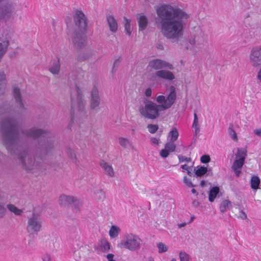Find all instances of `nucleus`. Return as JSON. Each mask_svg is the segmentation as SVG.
Masks as SVG:
<instances>
[{
  "mask_svg": "<svg viewBox=\"0 0 261 261\" xmlns=\"http://www.w3.org/2000/svg\"><path fill=\"white\" fill-rule=\"evenodd\" d=\"M18 122L16 119L7 117L0 122V131L2 141L8 153L17 156L18 165L27 171L34 172L41 170V163L46 156L53 153L55 148V140L48 138L38 143L32 156L28 149H22L17 130Z\"/></svg>",
  "mask_w": 261,
  "mask_h": 261,
  "instance_id": "f257e3e1",
  "label": "nucleus"
},
{
  "mask_svg": "<svg viewBox=\"0 0 261 261\" xmlns=\"http://www.w3.org/2000/svg\"><path fill=\"white\" fill-rule=\"evenodd\" d=\"M155 23L163 36L173 42L184 35L190 14L173 3L162 4L156 9Z\"/></svg>",
  "mask_w": 261,
  "mask_h": 261,
  "instance_id": "f03ea898",
  "label": "nucleus"
},
{
  "mask_svg": "<svg viewBox=\"0 0 261 261\" xmlns=\"http://www.w3.org/2000/svg\"><path fill=\"white\" fill-rule=\"evenodd\" d=\"M167 96L163 95L156 96L155 100L158 105L147 99H144V105L139 108L140 114L145 118L153 120L160 116V112L170 108L175 102L176 92L173 86L170 87Z\"/></svg>",
  "mask_w": 261,
  "mask_h": 261,
  "instance_id": "7ed1b4c3",
  "label": "nucleus"
},
{
  "mask_svg": "<svg viewBox=\"0 0 261 261\" xmlns=\"http://www.w3.org/2000/svg\"><path fill=\"white\" fill-rule=\"evenodd\" d=\"M72 17L75 29L80 31H85L87 19L84 12L81 10L75 9L73 11Z\"/></svg>",
  "mask_w": 261,
  "mask_h": 261,
  "instance_id": "20e7f679",
  "label": "nucleus"
},
{
  "mask_svg": "<svg viewBox=\"0 0 261 261\" xmlns=\"http://www.w3.org/2000/svg\"><path fill=\"white\" fill-rule=\"evenodd\" d=\"M21 132L24 135H25L27 137L31 138L33 139H37L42 136L43 138H41L38 143L41 141H43L44 140L48 138H53L54 140H55L54 137L48 136L47 134V132L41 128L32 127L30 128L23 129L21 131ZM55 143L56 141H55Z\"/></svg>",
  "mask_w": 261,
  "mask_h": 261,
  "instance_id": "39448f33",
  "label": "nucleus"
},
{
  "mask_svg": "<svg viewBox=\"0 0 261 261\" xmlns=\"http://www.w3.org/2000/svg\"><path fill=\"white\" fill-rule=\"evenodd\" d=\"M16 14V10L13 5L6 4L2 6L0 10V16L6 22L12 21Z\"/></svg>",
  "mask_w": 261,
  "mask_h": 261,
  "instance_id": "423d86ee",
  "label": "nucleus"
},
{
  "mask_svg": "<svg viewBox=\"0 0 261 261\" xmlns=\"http://www.w3.org/2000/svg\"><path fill=\"white\" fill-rule=\"evenodd\" d=\"M77 97L75 101L71 99V110L74 111L77 110L81 115H85L86 113L85 106L86 102L84 100L81 92L78 87H76Z\"/></svg>",
  "mask_w": 261,
  "mask_h": 261,
  "instance_id": "0eeeda50",
  "label": "nucleus"
},
{
  "mask_svg": "<svg viewBox=\"0 0 261 261\" xmlns=\"http://www.w3.org/2000/svg\"><path fill=\"white\" fill-rule=\"evenodd\" d=\"M249 60L250 64L254 67L261 65V45L252 47L249 54Z\"/></svg>",
  "mask_w": 261,
  "mask_h": 261,
  "instance_id": "6e6552de",
  "label": "nucleus"
},
{
  "mask_svg": "<svg viewBox=\"0 0 261 261\" xmlns=\"http://www.w3.org/2000/svg\"><path fill=\"white\" fill-rule=\"evenodd\" d=\"M42 222L38 216L33 214L28 221L27 230L30 234L37 233L41 229Z\"/></svg>",
  "mask_w": 261,
  "mask_h": 261,
  "instance_id": "1a4fd4ad",
  "label": "nucleus"
},
{
  "mask_svg": "<svg viewBox=\"0 0 261 261\" xmlns=\"http://www.w3.org/2000/svg\"><path fill=\"white\" fill-rule=\"evenodd\" d=\"M59 203L63 207L72 206L77 209L81 205L79 199L72 196L61 195L59 199Z\"/></svg>",
  "mask_w": 261,
  "mask_h": 261,
  "instance_id": "9d476101",
  "label": "nucleus"
},
{
  "mask_svg": "<svg viewBox=\"0 0 261 261\" xmlns=\"http://www.w3.org/2000/svg\"><path fill=\"white\" fill-rule=\"evenodd\" d=\"M12 94L16 105L17 112L22 113L27 110V107L23 102L20 89L17 87H13Z\"/></svg>",
  "mask_w": 261,
  "mask_h": 261,
  "instance_id": "9b49d317",
  "label": "nucleus"
},
{
  "mask_svg": "<svg viewBox=\"0 0 261 261\" xmlns=\"http://www.w3.org/2000/svg\"><path fill=\"white\" fill-rule=\"evenodd\" d=\"M85 31L78 32L76 30L73 33L72 37V41L73 45L78 48L84 47L87 43V36Z\"/></svg>",
  "mask_w": 261,
  "mask_h": 261,
  "instance_id": "f8f14e48",
  "label": "nucleus"
},
{
  "mask_svg": "<svg viewBox=\"0 0 261 261\" xmlns=\"http://www.w3.org/2000/svg\"><path fill=\"white\" fill-rule=\"evenodd\" d=\"M148 67L158 70L165 68L172 70L174 68L171 64L159 59H153L150 61L148 63Z\"/></svg>",
  "mask_w": 261,
  "mask_h": 261,
  "instance_id": "ddd939ff",
  "label": "nucleus"
},
{
  "mask_svg": "<svg viewBox=\"0 0 261 261\" xmlns=\"http://www.w3.org/2000/svg\"><path fill=\"white\" fill-rule=\"evenodd\" d=\"M193 37L189 39V42L192 45H194L196 43L198 45L201 44L204 41V34L199 26L194 27L193 28Z\"/></svg>",
  "mask_w": 261,
  "mask_h": 261,
  "instance_id": "4468645a",
  "label": "nucleus"
},
{
  "mask_svg": "<svg viewBox=\"0 0 261 261\" xmlns=\"http://www.w3.org/2000/svg\"><path fill=\"white\" fill-rule=\"evenodd\" d=\"M100 98L99 94V90L96 86H94L90 93V108L91 110H94L98 108L100 104Z\"/></svg>",
  "mask_w": 261,
  "mask_h": 261,
  "instance_id": "2eb2a0df",
  "label": "nucleus"
},
{
  "mask_svg": "<svg viewBox=\"0 0 261 261\" xmlns=\"http://www.w3.org/2000/svg\"><path fill=\"white\" fill-rule=\"evenodd\" d=\"M124 245H141L143 243L140 237L136 234L127 233L124 235Z\"/></svg>",
  "mask_w": 261,
  "mask_h": 261,
  "instance_id": "dca6fc26",
  "label": "nucleus"
},
{
  "mask_svg": "<svg viewBox=\"0 0 261 261\" xmlns=\"http://www.w3.org/2000/svg\"><path fill=\"white\" fill-rule=\"evenodd\" d=\"M14 110L8 100L0 102V116H8L13 113Z\"/></svg>",
  "mask_w": 261,
  "mask_h": 261,
  "instance_id": "f3484780",
  "label": "nucleus"
},
{
  "mask_svg": "<svg viewBox=\"0 0 261 261\" xmlns=\"http://www.w3.org/2000/svg\"><path fill=\"white\" fill-rule=\"evenodd\" d=\"M175 148L174 142L170 141L165 144V148L160 151V154L162 158H166L168 156L169 152H174Z\"/></svg>",
  "mask_w": 261,
  "mask_h": 261,
  "instance_id": "a211bd4d",
  "label": "nucleus"
},
{
  "mask_svg": "<svg viewBox=\"0 0 261 261\" xmlns=\"http://www.w3.org/2000/svg\"><path fill=\"white\" fill-rule=\"evenodd\" d=\"M155 76L159 78L168 81H172L175 79V76L172 72L163 69L156 71Z\"/></svg>",
  "mask_w": 261,
  "mask_h": 261,
  "instance_id": "6ab92c4d",
  "label": "nucleus"
},
{
  "mask_svg": "<svg viewBox=\"0 0 261 261\" xmlns=\"http://www.w3.org/2000/svg\"><path fill=\"white\" fill-rule=\"evenodd\" d=\"M107 21L111 32L115 33L118 30V23L116 19L111 15L107 16Z\"/></svg>",
  "mask_w": 261,
  "mask_h": 261,
  "instance_id": "aec40b11",
  "label": "nucleus"
},
{
  "mask_svg": "<svg viewBox=\"0 0 261 261\" xmlns=\"http://www.w3.org/2000/svg\"><path fill=\"white\" fill-rule=\"evenodd\" d=\"M245 162L235 160L231 166V170L234 172L237 177L240 176L242 168Z\"/></svg>",
  "mask_w": 261,
  "mask_h": 261,
  "instance_id": "412c9836",
  "label": "nucleus"
},
{
  "mask_svg": "<svg viewBox=\"0 0 261 261\" xmlns=\"http://www.w3.org/2000/svg\"><path fill=\"white\" fill-rule=\"evenodd\" d=\"M48 70L53 74H58L60 70V63L59 58L53 60V63L48 68Z\"/></svg>",
  "mask_w": 261,
  "mask_h": 261,
  "instance_id": "4be33fe9",
  "label": "nucleus"
},
{
  "mask_svg": "<svg viewBox=\"0 0 261 261\" xmlns=\"http://www.w3.org/2000/svg\"><path fill=\"white\" fill-rule=\"evenodd\" d=\"M100 166L104 170L105 174L112 177L114 176L115 172L111 165L105 161H102L100 163Z\"/></svg>",
  "mask_w": 261,
  "mask_h": 261,
  "instance_id": "5701e85b",
  "label": "nucleus"
},
{
  "mask_svg": "<svg viewBox=\"0 0 261 261\" xmlns=\"http://www.w3.org/2000/svg\"><path fill=\"white\" fill-rule=\"evenodd\" d=\"M7 85L6 75L3 70L0 71V95L5 93Z\"/></svg>",
  "mask_w": 261,
  "mask_h": 261,
  "instance_id": "b1692460",
  "label": "nucleus"
},
{
  "mask_svg": "<svg viewBox=\"0 0 261 261\" xmlns=\"http://www.w3.org/2000/svg\"><path fill=\"white\" fill-rule=\"evenodd\" d=\"M139 31H144L148 24V19L145 15H140L137 17Z\"/></svg>",
  "mask_w": 261,
  "mask_h": 261,
  "instance_id": "393cba45",
  "label": "nucleus"
},
{
  "mask_svg": "<svg viewBox=\"0 0 261 261\" xmlns=\"http://www.w3.org/2000/svg\"><path fill=\"white\" fill-rule=\"evenodd\" d=\"M246 155L247 150L246 148H237V152L235 154V160L245 162Z\"/></svg>",
  "mask_w": 261,
  "mask_h": 261,
  "instance_id": "a878e982",
  "label": "nucleus"
},
{
  "mask_svg": "<svg viewBox=\"0 0 261 261\" xmlns=\"http://www.w3.org/2000/svg\"><path fill=\"white\" fill-rule=\"evenodd\" d=\"M7 208L11 213L14 214L16 216H20L23 213V211L18 208L14 204L12 203L8 204L6 205Z\"/></svg>",
  "mask_w": 261,
  "mask_h": 261,
  "instance_id": "bb28decb",
  "label": "nucleus"
},
{
  "mask_svg": "<svg viewBox=\"0 0 261 261\" xmlns=\"http://www.w3.org/2000/svg\"><path fill=\"white\" fill-rule=\"evenodd\" d=\"M120 228L116 225H112L109 231V234L111 239L117 237L120 232Z\"/></svg>",
  "mask_w": 261,
  "mask_h": 261,
  "instance_id": "cd10ccee",
  "label": "nucleus"
},
{
  "mask_svg": "<svg viewBox=\"0 0 261 261\" xmlns=\"http://www.w3.org/2000/svg\"><path fill=\"white\" fill-rule=\"evenodd\" d=\"M219 192V188L218 187H214L210 191L208 194V200L210 202H213L217 195Z\"/></svg>",
  "mask_w": 261,
  "mask_h": 261,
  "instance_id": "c85d7f7f",
  "label": "nucleus"
},
{
  "mask_svg": "<svg viewBox=\"0 0 261 261\" xmlns=\"http://www.w3.org/2000/svg\"><path fill=\"white\" fill-rule=\"evenodd\" d=\"M95 198L99 201H103L106 198V193L101 188L96 189L94 191Z\"/></svg>",
  "mask_w": 261,
  "mask_h": 261,
  "instance_id": "c756f323",
  "label": "nucleus"
},
{
  "mask_svg": "<svg viewBox=\"0 0 261 261\" xmlns=\"http://www.w3.org/2000/svg\"><path fill=\"white\" fill-rule=\"evenodd\" d=\"M118 142L120 146L124 149L127 148L128 147H130L132 145V142H131L128 139L125 138H119Z\"/></svg>",
  "mask_w": 261,
  "mask_h": 261,
  "instance_id": "7c9ffc66",
  "label": "nucleus"
},
{
  "mask_svg": "<svg viewBox=\"0 0 261 261\" xmlns=\"http://www.w3.org/2000/svg\"><path fill=\"white\" fill-rule=\"evenodd\" d=\"M231 207V202L228 200H223L220 206V212L222 213H224L226 212L228 209L230 208Z\"/></svg>",
  "mask_w": 261,
  "mask_h": 261,
  "instance_id": "2f4dec72",
  "label": "nucleus"
},
{
  "mask_svg": "<svg viewBox=\"0 0 261 261\" xmlns=\"http://www.w3.org/2000/svg\"><path fill=\"white\" fill-rule=\"evenodd\" d=\"M14 33V29L11 27H8L5 29L2 33V35L5 39H8L11 38Z\"/></svg>",
  "mask_w": 261,
  "mask_h": 261,
  "instance_id": "473e14b6",
  "label": "nucleus"
},
{
  "mask_svg": "<svg viewBox=\"0 0 261 261\" xmlns=\"http://www.w3.org/2000/svg\"><path fill=\"white\" fill-rule=\"evenodd\" d=\"M5 194L0 191V218H3L6 213V208L1 204V203L4 201Z\"/></svg>",
  "mask_w": 261,
  "mask_h": 261,
  "instance_id": "72a5a7b5",
  "label": "nucleus"
},
{
  "mask_svg": "<svg viewBox=\"0 0 261 261\" xmlns=\"http://www.w3.org/2000/svg\"><path fill=\"white\" fill-rule=\"evenodd\" d=\"M228 133L231 138L234 141H238L237 133L233 129V125L232 123H230L228 129Z\"/></svg>",
  "mask_w": 261,
  "mask_h": 261,
  "instance_id": "f704fd0d",
  "label": "nucleus"
},
{
  "mask_svg": "<svg viewBox=\"0 0 261 261\" xmlns=\"http://www.w3.org/2000/svg\"><path fill=\"white\" fill-rule=\"evenodd\" d=\"M179 136V133L176 128H172L168 134L170 141L175 142Z\"/></svg>",
  "mask_w": 261,
  "mask_h": 261,
  "instance_id": "c9c22d12",
  "label": "nucleus"
},
{
  "mask_svg": "<svg viewBox=\"0 0 261 261\" xmlns=\"http://www.w3.org/2000/svg\"><path fill=\"white\" fill-rule=\"evenodd\" d=\"M251 187L253 190H256L258 188L260 184V179L257 176H253L251 179Z\"/></svg>",
  "mask_w": 261,
  "mask_h": 261,
  "instance_id": "e433bc0d",
  "label": "nucleus"
},
{
  "mask_svg": "<svg viewBox=\"0 0 261 261\" xmlns=\"http://www.w3.org/2000/svg\"><path fill=\"white\" fill-rule=\"evenodd\" d=\"M66 152L68 157L73 161V162L76 163L77 160L75 151L71 148L67 147L66 148Z\"/></svg>",
  "mask_w": 261,
  "mask_h": 261,
  "instance_id": "4c0bfd02",
  "label": "nucleus"
},
{
  "mask_svg": "<svg viewBox=\"0 0 261 261\" xmlns=\"http://www.w3.org/2000/svg\"><path fill=\"white\" fill-rule=\"evenodd\" d=\"M207 171V168L203 166H200L195 170V174L198 177H201Z\"/></svg>",
  "mask_w": 261,
  "mask_h": 261,
  "instance_id": "58836bf2",
  "label": "nucleus"
},
{
  "mask_svg": "<svg viewBox=\"0 0 261 261\" xmlns=\"http://www.w3.org/2000/svg\"><path fill=\"white\" fill-rule=\"evenodd\" d=\"M124 28H125V31L126 32V33L128 36H130L132 33V29L130 28V20L129 19H128L126 18H124Z\"/></svg>",
  "mask_w": 261,
  "mask_h": 261,
  "instance_id": "ea45409f",
  "label": "nucleus"
},
{
  "mask_svg": "<svg viewBox=\"0 0 261 261\" xmlns=\"http://www.w3.org/2000/svg\"><path fill=\"white\" fill-rule=\"evenodd\" d=\"M149 132L151 134L155 133L159 128V126L156 124H149L147 126Z\"/></svg>",
  "mask_w": 261,
  "mask_h": 261,
  "instance_id": "a19ab883",
  "label": "nucleus"
},
{
  "mask_svg": "<svg viewBox=\"0 0 261 261\" xmlns=\"http://www.w3.org/2000/svg\"><path fill=\"white\" fill-rule=\"evenodd\" d=\"M179 258L180 261H189L190 257L185 252H180L179 253Z\"/></svg>",
  "mask_w": 261,
  "mask_h": 261,
  "instance_id": "79ce46f5",
  "label": "nucleus"
},
{
  "mask_svg": "<svg viewBox=\"0 0 261 261\" xmlns=\"http://www.w3.org/2000/svg\"><path fill=\"white\" fill-rule=\"evenodd\" d=\"M110 249V246H98L97 247H96L95 248V249L97 250V252L98 253H100V251H105L107 250H108Z\"/></svg>",
  "mask_w": 261,
  "mask_h": 261,
  "instance_id": "37998d69",
  "label": "nucleus"
},
{
  "mask_svg": "<svg viewBox=\"0 0 261 261\" xmlns=\"http://www.w3.org/2000/svg\"><path fill=\"white\" fill-rule=\"evenodd\" d=\"M184 182L189 187H194V185L190 179H189L186 176H185L183 178Z\"/></svg>",
  "mask_w": 261,
  "mask_h": 261,
  "instance_id": "c03bdc74",
  "label": "nucleus"
},
{
  "mask_svg": "<svg viewBox=\"0 0 261 261\" xmlns=\"http://www.w3.org/2000/svg\"><path fill=\"white\" fill-rule=\"evenodd\" d=\"M178 158L179 159V161L180 163H182L184 162H191L192 160L191 158H187L181 155H179L178 156Z\"/></svg>",
  "mask_w": 261,
  "mask_h": 261,
  "instance_id": "a18cd8bd",
  "label": "nucleus"
},
{
  "mask_svg": "<svg viewBox=\"0 0 261 261\" xmlns=\"http://www.w3.org/2000/svg\"><path fill=\"white\" fill-rule=\"evenodd\" d=\"M120 58H119L114 61L112 68V72H115L116 71L117 68L120 65Z\"/></svg>",
  "mask_w": 261,
  "mask_h": 261,
  "instance_id": "49530a36",
  "label": "nucleus"
},
{
  "mask_svg": "<svg viewBox=\"0 0 261 261\" xmlns=\"http://www.w3.org/2000/svg\"><path fill=\"white\" fill-rule=\"evenodd\" d=\"M210 160V156L208 155H203L200 158V161L202 163H207Z\"/></svg>",
  "mask_w": 261,
  "mask_h": 261,
  "instance_id": "de8ad7c7",
  "label": "nucleus"
},
{
  "mask_svg": "<svg viewBox=\"0 0 261 261\" xmlns=\"http://www.w3.org/2000/svg\"><path fill=\"white\" fill-rule=\"evenodd\" d=\"M199 127L198 124V118L196 113L194 114V121L192 124V127Z\"/></svg>",
  "mask_w": 261,
  "mask_h": 261,
  "instance_id": "09e8293b",
  "label": "nucleus"
},
{
  "mask_svg": "<svg viewBox=\"0 0 261 261\" xmlns=\"http://www.w3.org/2000/svg\"><path fill=\"white\" fill-rule=\"evenodd\" d=\"M42 260V261H53L50 255L48 253L43 255Z\"/></svg>",
  "mask_w": 261,
  "mask_h": 261,
  "instance_id": "8fccbe9b",
  "label": "nucleus"
},
{
  "mask_svg": "<svg viewBox=\"0 0 261 261\" xmlns=\"http://www.w3.org/2000/svg\"><path fill=\"white\" fill-rule=\"evenodd\" d=\"M158 246V251L159 253H161L163 252H165L167 251L168 248L166 246Z\"/></svg>",
  "mask_w": 261,
  "mask_h": 261,
  "instance_id": "3c124183",
  "label": "nucleus"
},
{
  "mask_svg": "<svg viewBox=\"0 0 261 261\" xmlns=\"http://www.w3.org/2000/svg\"><path fill=\"white\" fill-rule=\"evenodd\" d=\"M155 47L156 49L160 50H163L164 49V45L161 42H158L156 43Z\"/></svg>",
  "mask_w": 261,
  "mask_h": 261,
  "instance_id": "603ef678",
  "label": "nucleus"
},
{
  "mask_svg": "<svg viewBox=\"0 0 261 261\" xmlns=\"http://www.w3.org/2000/svg\"><path fill=\"white\" fill-rule=\"evenodd\" d=\"M125 248L130 250H135L138 248V246H124Z\"/></svg>",
  "mask_w": 261,
  "mask_h": 261,
  "instance_id": "864d4df0",
  "label": "nucleus"
},
{
  "mask_svg": "<svg viewBox=\"0 0 261 261\" xmlns=\"http://www.w3.org/2000/svg\"><path fill=\"white\" fill-rule=\"evenodd\" d=\"M151 93H152V91L150 88H147L146 89L145 94L146 96H147V97L150 96L151 95Z\"/></svg>",
  "mask_w": 261,
  "mask_h": 261,
  "instance_id": "5fc2aeb1",
  "label": "nucleus"
},
{
  "mask_svg": "<svg viewBox=\"0 0 261 261\" xmlns=\"http://www.w3.org/2000/svg\"><path fill=\"white\" fill-rule=\"evenodd\" d=\"M239 218H241L243 220H244L247 218V215L243 211H241L240 214L239 215Z\"/></svg>",
  "mask_w": 261,
  "mask_h": 261,
  "instance_id": "6e6d98bb",
  "label": "nucleus"
},
{
  "mask_svg": "<svg viewBox=\"0 0 261 261\" xmlns=\"http://www.w3.org/2000/svg\"><path fill=\"white\" fill-rule=\"evenodd\" d=\"M152 144L158 145L159 144V140L155 138H152L150 140Z\"/></svg>",
  "mask_w": 261,
  "mask_h": 261,
  "instance_id": "4d7b16f0",
  "label": "nucleus"
},
{
  "mask_svg": "<svg viewBox=\"0 0 261 261\" xmlns=\"http://www.w3.org/2000/svg\"><path fill=\"white\" fill-rule=\"evenodd\" d=\"M254 133L257 136L261 137V128L255 129Z\"/></svg>",
  "mask_w": 261,
  "mask_h": 261,
  "instance_id": "13d9d810",
  "label": "nucleus"
},
{
  "mask_svg": "<svg viewBox=\"0 0 261 261\" xmlns=\"http://www.w3.org/2000/svg\"><path fill=\"white\" fill-rule=\"evenodd\" d=\"M192 205L193 206L198 207L199 205V202L197 200H194L192 202Z\"/></svg>",
  "mask_w": 261,
  "mask_h": 261,
  "instance_id": "bf43d9fd",
  "label": "nucleus"
},
{
  "mask_svg": "<svg viewBox=\"0 0 261 261\" xmlns=\"http://www.w3.org/2000/svg\"><path fill=\"white\" fill-rule=\"evenodd\" d=\"M195 129L194 135L196 136L200 131L199 127H193Z\"/></svg>",
  "mask_w": 261,
  "mask_h": 261,
  "instance_id": "052dcab7",
  "label": "nucleus"
},
{
  "mask_svg": "<svg viewBox=\"0 0 261 261\" xmlns=\"http://www.w3.org/2000/svg\"><path fill=\"white\" fill-rule=\"evenodd\" d=\"M181 168L185 171H188L189 170L187 164L181 165Z\"/></svg>",
  "mask_w": 261,
  "mask_h": 261,
  "instance_id": "680f3d73",
  "label": "nucleus"
},
{
  "mask_svg": "<svg viewBox=\"0 0 261 261\" xmlns=\"http://www.w3.org/2000/svg\"><path fill=\"white\" fill-rule=\"evenodd\" d=\"M101 245H109V244L107 240L103 239L101 240Z\"/></svg>",
  "mask_w": 261,
  "mask_h": 261,
  "instance_id": "e2e57ef3",
  "label": "nucleus"
},
{
  "mask_svg": "<svg viewBox=\"0 0 261 261\" xmlns=\"http://www.w3.org/2000/svg\"><path fill=\"white\" fill-rule=\"evenodd\" d=\"M187 223L186 222L182 223H179L177 224V226L178 228H181V227H183L186 225Z\"/></svg>",
  "mask_w": 261,
  "mask_h": 261,
  "instance_id": "0e129e2a",
  "label": "nucleus"
},
{
  "mask_svg": "<svg viewBox=\"0 0 261 261\" xmlns=\"http://www.w3.org/2000/svg\"><path fill=\"white\" fill-rule=\"evenodd\" d=\"M257 77L260 81H261V68L257 73Z\"/></svg>",
  "mask_w": 261,
  "mask_h": 261,
  "instance_id": "69168bd1",
  "label": "nucleus"
},
{
  "mask_svg": "<svg viewBox=\"0 0 261 261\" xmlns=\"http://www.w3.org/2000/svg\"><path fill=\"white\" fill-rule=\"evenodd\" d=\"M4 159V154L0 151V163L2 162V161Z\"/></svg>",
  "mask_w": 261,
  "mask_h": 261,
  "instance_id": "338daca9",
  "label": "nucleus"
},
{
  "mask_svg": "<svg viewBox=\"0 0 261 261\" xmlns=\"http://www.w3.org/2000/svg\"><path fill=\"white\" fill-rule=\"evenodd\" d=\"M200 186L201 187H203L205 186V181L204 180H201L200 182Z\"/></svg>",
  "mask_w": 261,
  "mask_h": 261,
  "instance_id": "774afa93",
  "label": "nucleus"
}]
</instances>
